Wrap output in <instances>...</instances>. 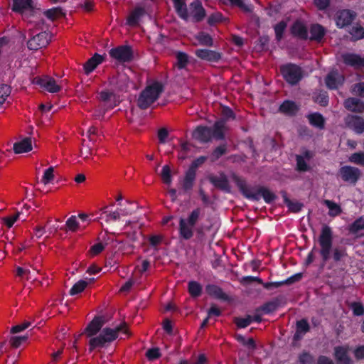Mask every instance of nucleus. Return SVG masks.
<instances>
[{"label":"nucleus","instance_id":"obj_22","mask_svg":"<svg viewBox=\"0 0 364 364\" xmlns=\"http://www.w3.org/2000/svg\"><path fill=\"white\" fill-rule=\"evenodd\" d=\"M228 129L225 120H217L211 127L213 138L216 140H223L225 138V132Z\"/></svg>","mask_w":364,"mask_h":364},{"label":"nucleus","instance_id":"obj_33","mask_svg":"<svg viewBox=\"0 0 364 364\" xmlns=\"http://www.w3.org/2000/svg\"><path fill=\"white\" fill-rule=\"evenodd\" d=\"M14 151L16 154L26 153L32 150V141L30 137H26L20 141L14 144Z\"/></svg>","mask_w":364,"mask_h":364},{"label":"nucleus","instance_id":"obj_20","mask_svg":"<svg viewBox=\"0 0 364 364\" xmlns=\"http://www.w3.org/2000/svg\"><path fill=\"white\" fill-rule=\"evenodd\" d=\"M146 14V10L144 7L136 6L131 11L127 18V24L134 27L139 24V20Z\"/></svg>","mask_w":364,"mask_h":364},{"label":"nucleus","instance_id":"obj_64","mask_svg":"<svg viewBox=\"0 0 364 364\" xmlns=\"http://www.w3.org/2000/svg\"><path fill=\"white\" fill-rule=\"evenodd\" d=\"M66 227L71 231H75L78 228L76 216L72 215L66 221Z\"/></svg>","mask_w":364,"mask_h":364},{"label":"nucleus","instance_id":"obj_7","mask_svg":"<svg viewBox=\"0 0 364 364\" xmlns=\"http://www.w3.org/2000/svg\"><path fill=\"white\" fill-rule=\"evenodd\" d=\"M111 58L120 63H129L134 58V53L130 46L123 45L112 48L109 51Z\"/></svg>","mask_w":364,"mask_h":364},{"label":"nucleus","instance_id":"obj_50","mask_svg":"<svg viewBox=\"0 0 364 364\" xmlns=\"http://www.w3.org/2000/svg\"><path fill=\"white\" fill-rule=\"evenodd\" d=\"M296 170L299 172H306L309 170V166L301 155L296 156Z\"/></svg>","mask_w":364,"mask_h":364},{"label":"nucleus","instance_id":"obj_58","mask_svg":"<svg viewBox=\"0 0 364 364\" xmlns=\"http://www.w3.org/2000/svg\"><path fill=\"white\" fill-rule=\"evenodd\" d=\"M350 309L355 316H360L364 314V306L360 302H353L350 305Z\"/></svg>","mask_w":364,"mask_h":364},{"label":"nucleus","instance_id":"obj_17","mask_svg":"<svg viewBox=\"0 0 364 364\" xmlns=\"http://www.w3.org/2000/svg\"><path fill=\"white\" fill-rule=\"evenodd\" d=\"M344 82V77L337 70L329 72L325 77V84L329 90H337Z\"/></svg>","mask_w":364,"mask_h":364},{"label":"nucleus","instance_id":"obj_11","mask_svg":"<svg viewBox=\"0 0 364 364\" xmlns=\"http://www.w3.org/2000/svg\"><path fill=\"white\" fill-rule=\"evenodd\" d=\"M51 41V35L46 32H41L29 39L27 43L28 49L37 50L46 47Z\"/></svg>","mask_w":364,"mask_h":364},{"label":"nucleus","instance_id":"obj_23","mask_svg":"<svg viewBox=\"0 0 364 364\" xmlns=\"http://www.w3.org/2000/svg\"><path fill=\"white\" fill-rule=\"evenodd\" d=\"M344 107L346 109L353 112H364V102L355 97H348L344 101Z\"/></svg>","mask_w":364,"mask_h":364},{"label":"nucleus","instance_id":"obj_40","mask_svg":"<svg viewBox=\"0 0 364 364\" xmlns=\"http://www.w3.org/2000/svg\"><path fill=\"white\" fill-rule=\"evenodd\" d=\"M324 204L329 209V215L331 216H337L340 215L342 212L341 208L339 205L336 203L335 202L330 200H325Z\"/></svg>","mask_w":364,"mask_h":364},{"label":"nucleus","instance_id":"obj_47","mask_svg":"<svg viewBox=\"0 0 364 364\" xmlns=\"http://www.w3.org/2000/svg\"><path fill=\"white\" fill-rule=\"evenodd\" d=\"M298 358L300 364H314V358L308 351L304 350L299 354Z\"/></svg>","mask_w":364,"mask_h":364},{"label":"nucleus","instance_id":"obj_26","mask_svg":"<svg viewBox=\"0 0 364 364\" xmlns=\"http://www.w3.org/2000/svg\"><path fill=\"white\" fill-rule=\"evenodd\" d=\"M206 293L217 299L227 301L228 299V295L223 291V289L215 284H207L205 286Z\"/></svg>","mask_w":364,"mask_h":364},{"label":"nucleus","instance_id":"obj_8","mask_svg":"<svg viewBox=\"0 0 364 364\" xmlns=\"http://www.w3.org/2000/svg\"><path fill=\"white\" fill-rule=\"evenodd\" d=\"M339 175L344 182L355 185L360 179L362 173L358 168L351 166H344L340 168Z\"/></svg>","mask_w":364,"mask_h":364},{"label":"nucleus","instance_id":"obj_38","mask_svg":"<svg viewBox=\"0 0 364 364\" xmlns=\"http://www.w3.org/2000/svg\"><path fill=\"white\" fill-rule=\"evenodd\" d=\"M196 39L202 46L211 47L213 46V39L211 36L205 32L201 31L196 36Z\"/></svg>","mask_w":364,"mask_h":364},{"label":"nucleus","instance_id":"obj_18","mask_svg":"<svg viewBox=\"0 0 364 364\" xmlns=\"http://www.w3.org/2000/svg\"><path fill=\"white\" fill-rule=\"evenodd\" d=\"M194 53L198 58L210 63H218L222 58L221 53L209 49H197Z\"/></svg>","mask_w":364,"mask_h":364},{"label":"nucleus","instance_id":"obj_35","mask_svg":"<svg viewBox=\"0 0 364 364\" xmlns=\"http://www.w3.org/2000/svg\"><path fill=\"white\" fill-rule=\"evenodd\" d=\"M350 233L358 235L360 231L364 230V215L358 217L355 219L348 228Z\"/></svg>","mask_w":364,"mask_h":364},{"label":"nucleus","instance_id":"obj_39","mask_svg":"<svg viewBox=\"0 0 364 364\" xmlns=\"http://www.w3.org/2000/svg\"><path fill=\"white\" fill-rule=\"evenodd\" d=\"M88 285V282L81 279L76 282L69 291V294L71 296L77 295L82 292Z\"/></svg>","mask_w":364,"mask_h":364},{"label":"nucleus","instance_id":"obj_13","mask_svg":"<svg viewBox=\"0 0 364 364\" xmlns=\"http://www.w3.org/2000/svg\"><path fill=\"white\" fill-rule=\"evenodd\" d=\"M208 179L216 188L228 193L231 192V187L228 178L223 172L220 173L218 176L210 175Z\"/></svg>","mask_w":364,"mask_h":364},{"label":"nucleus","instance_id":"obj_60","mask_svg":"<svg viewBox=\"0 0 364 364\" xmlns=\"http://www.w3.org/2000/svg\"><path fill=\"white\" fill-rule=\"evenodd\" d=\"M53 172L54 168L53 166H50L48 168H47L43 173L41 181L44 184L50 183L54 178Z\"/></svg>","mask_w":364,"mask_h":364},{"label":"nucleus","instance_id":"obj_34","mask_svg":"<svg viewBox=\"0 0 364 364\" xmlns=\"http://www.w3.org/2000/svg\"><path fill=\"white\" fill-rule=\"evenodd\" d=\"M308 119L311 125L319 129L325 127V119L323 115L318 112H314L308 115Z\"/></svg>","mask_w":364,"mask_h":364},{"label":"nucleus","instance_id":"obj_27","mask_svg":"<svg viewBox=\"0 0 364 364\" xmlns=\"http://www.w3.org/2000/svg\"><path fill=\"white\" fill-rule=\"evenodd\" d=\"M100 100L105 103L104 106L106 109H113L117 105L116 96L112 92L101 91Z\"/></svg>","mask_w":364,"mask_h":364},{"label":"nucleus","instance_id":"obj_9","mask_svg":"<svg viewBox=\"0 0 364 364\" xmlns=\"http://www.w3.org/2000/svg\"><path fill=\"white\" fill-rule=\"evenodd\" d=\"M356 13L350 9L338 10L335 15L336 25L338 28L350 26L356 18Z\"/></svg>","mask_w":364,"mask_h":364},{"label":"nucleus","instance_id":"obj_63","mask_svg":"<svg viewBox=\"0 0 364 364\" xmlns=\"http://www.w3.org/2000/svg\"><path fill=\"white\" fill-rule=\"evenodd\" d=\"M223 15L220 12H215L212 14L208 18V23L210 26H213L216 23H219L222 21Z\"/></svg>","mask_w":364,"mask_h":364},{"label":"nucleus","instance_id":"obj_3","mask_svg":"<svg viewBox=\"0 0 364 364\" xmlns=\"http://www.w3.org/2000/svg\"><path fill=\"white\" fill-rule=\"evenodd\" d=\"M119 333L128 334L127 323L123 322L114 328H104L98 336L90 337L89 351L92 352L97 348H103L107 347L110 343L116 340Z\"/></svg>","mask_w":364,"mask_h":364},{"label":"nucleus","instance_id":"obj_28","mask_svg":"<svg viewBox=\"0 0 364 364\" xmlns=\"http://www.w3.org/2000/svg\"><path fill=\"white\" fill-rule=\"evenodd\" d=\"M175 11L182 20L188 21L189 19L188 9L185 0H172Z\"/></svg>","mask_w":364,"mask_h":364},{"label":"nucleus","instance_id":"obj_43","mask_svg":"<svg viewBox=\"0 0 364 364\" xmlns=\"http://www.w3.org/2000/svg\"><path fill=\"white\" fill-rule=\"evenodd\" d=\"M287 26V23L284 21H281L274 26L277 41H279L282 39Z\"/></svg>","mask_w":364,"mask_h":364},{"label":"nucleus","instance_id":"obj_56","mask_svg":"<svg viewBox=\"0 0 364 364\" xmlns=\"http://www.w3.org/2000/svg\"><path fill=\"white\" fill-rule=\"evenodd\" d=\"M351 92L360 97H364V82L355 83L351 87Z\"/></svg>","mask_w":364,"mask_h":364},{"label":"nucleus","instance_id":"obj_54","mask_svg":"<svg viewBox=\"0 0 364 364\" xmlns=\"http://www.w3.org/2000/svg\"><path fill=\"white\" fill-rule=\"evenodd\" d=\"M235 114L232 109L228 106L223 107L222 109V118L220 120H225V124L229 119H234Z\"/></svg>","mask_w":364,"mask_h":364},{"label":"nucleus","instance_id":"obj_10","mask_svg":"<svg viewBox=\"0 0 364 364\" xmlns=\"http://www.w3.org/2000/svg\"><path fill=\"white\" fill-rule=\"evenodd\" d=\"M32 83L39 85L50 93H57L61 90V86L57 84L56 80L49 76L35 77L32 80Z\"/></svg>","mask_w":364,"mask_h":364},{"label":"nucleus","instance_id":"obj_57","mask_svg":"<svg viewBox=\"0 0 364 364\" xmlns=\"http://www.w3.org/2000/svg\"><path fill=\"white\" fill-rule=\"evenodd\" d=\"M315 101L323 107L327 106L329 102L328 93L325 91L320 92L316 97Z\"/></svg>","mask_w":364,"mask_h":364},{"label":"nucleus","instance_id":"obj_51","mask_svg":"<svg viewBox=\"0 0 364 364\" xmlns=\"http://www.w3.org/2000/svg\"><path fill=\"white\" fill-rule=\"evenodd\" d=\"M296 329L303 333L304 334H306L307 332H309L310 331V326L307 319L302 318L299 321H297L296 323Z\"/></svg>","mask_w":364,"mask_h":364},{"label":"nucleus","instance_id":"obj_49","mask_svg":"<svg viewBox=\"0 0 364 364\" xmlns=\"http://www.w3.org/2000/svg\"><path fill=\"white\" fill-rule=\"evenodd\" d=\"M45 16L50 20H55L63 14V10L60 7H53L44 11Z\"/></svg>","mask_w":364,"mask_h":364},{"label":"nucleus","instance_id":"obj_61","mask_svg":"<svg viewBox=\"0 0 364 364\" xmlns=\"http://www.w3.org/2000/svg\"><path fill=\"white\" fill-rule=\"evenodd\" d=\"M146 356L149 360H154L161 357V353L159 348H152L146 353Z\"/></svg>","mask_w":364,"mask_h":364},{"label":"nucleus","instance_id":"obj_45","mask_svg":"<svg viewBox=\"0 0 364 364\" xmlns=\"http://www.w3.org/2000/svg\"><path fill=\"white\" fill-rule=\"evenodd\" d=\"M176 66L178 69L185 68L188 63V56L184 52L178 51L176 53Z\"/></svg>","mask_w":364,"mask_h":364},{"label":"nucleus","instance_id":"obj_52","mask_svg":"<svg viewBox=\"0 0 364 364\" xmlns=\"http://www.w3.org/2000/svg\"><path fill=\"white\" fill-rule=\"evenodd\" d=\"M161 178L164 183L166 184H171L172 181V176L171 173V168L169 166L165 165L162 168L161 171Z\"/></svg>","mask_w":364,"mask_h":364},{"label":"nucleus","instance_id":"obj_24","mask_svg":"<svg viewBox=\"0 0 364 364\" xmlns=\"http://www.w3.org/2000/svg\"><path fill=\"white\" fill-rule=\"evenodd\" d=\"M196 179V173L188 169L181 180V186L184 192L188 193L193 188Z\"/></svg>","mask_w":364,"mask_h":364},{"label":"nucleus","instance_id":"obj_2","mask_svg":"<svg viewBox=\"0 0 364 364\" xmlns=\"http://www.w3.org/2000/svg\"><path fill=\"white\" fill-rule=\"evenodd\" d=\"M201 213L202 208L197 207L188 214L187 218H180L178 222V235L181 239L189 240L193 237L194 231H196L198 235H203L205 230H210V227L198 225L201 217Z\"/></svg>","mask_w":364,"mask_h":364},{"label":"nucleus","instance_id":"obj_46","mask_svg":"<svg viewBox=\"0 0 364 364\" xmlns=\"http://www.w3.org/2000/svg\"><path fill=\"white\" fill-rule=\"evenodd\" d=\"M348 161L355 164L364 166V152L359 151L352 154Z\"/></svg>","mask_w":364,"mask_h":364},{"label":"nucleus","instance_id":"obj_6","mask_svg":"<svg viewBox=\"0 0 364 364\" xmlns=\"http://www.w3.org/2000/svg\"><path fill=\"white\" fill-rule=\"evenodd\" d=\"M280 73L284 80L291 85L298 84L303 77L301 68L291 63L281 65Z\"/></svg>","mask_w":364,"mask_h":364},{"label":"nucleus","instance_id":"obj_41","mask_svg":"<svg viewBox=\"0 0 364 364\" xmlns=\"http://www.w3.org/2000/svg\"><path fill=\"white\" fill-rule=\"evenodd\" d=\"M349 348L348 346H338L334 348V358L336 360H341L348 355Z\"/></svg>","mask_w":364,"mask_h":364},{"label":"nucleus","instance_id":"obj_4","mask_svg":"<svg viewBox=\"0 0 364 364\" xmlns=\"http://www.w3.org/2000/svg\"><path fill=\"white\" fill-rule=\"evenodd\" d=\"M164 91V85L159 81H154L148 85L139 94L137 106L141 109H148L155 102Z\"/></svg>","mask_w":364,"mask_h":364},{"label":"nucleus","instance_id":"obj_44","mask_svg":"<svg viewBox=\"0 0 364 364\" xmlns=\"http://www.w3.org/2000/svg\"><path fill=\"white\" fill-rule=\"evenodd\" d=\"M349 33L351 35L353 41H358L364 38V28L361 26H354L351 28Z\"/></svg>","mask_w":364,"mask_h":364},{"label":"nucleus","instance_id":"obj_37","mask_svg":"<svg viewBox=\"0 0 364 364\" xmlns=\"http://www.w3.org/2000/svg\"><path fill=\"white\" fill-rule=\"evenodd\" d=\"M202 285L196 281H190L188 283V291L193 298H198L202 294Z\"/></svg>","mask_w":364,"mask_h":364},{"label":"nucleus","instance_id":"obj_25","mask_svg":"<svg viewBox=\"0 0 364 364\" xmlns=\"http://www.w3.org/2000/svg\"><path fill=\"white\" fill-rule=\"evenodd\" d=\"M104 57L98 53H95L92 57L87 60L84 65L83 69L86 75L92 73L98 65L102 63Z\"/></svg>","mask_w":364,"mask_h":364},{"label":"nucleus","instance_id":"obj_55","mask_svg":"<svg viewBox=\"0 0 364 364\" xmlns=\"http://www.w3.org/2000/svg\"><path fill=\"white\" fill-rule=\"evenodd\" d=\"M207 159V156H200L198 157L192 161L188 169L196 173L197 168L203 164Z\"/></svg>","mask_w":364,"mask_h":364},{"label":"nucleus","instance_id":"obj_1","mask_svg":"<svg viewBox=\"0 0 364 364\" xmlns=\"http://www.w3.org/2000/svg\"><path fill=\"white\" fill-rule=\"evenodd\" d=\"M231 178L242 195L248 200L258 201L262 196L265 203L269 204L274 201L277 198L276 195L267 188L261 186L249 185L245 178L236 173H233Z\"/></svg>","mask_w":364,"mask_h":364},{"label":"nucleus","instance_id":"obj_19","mask_svg":"<svg viewBox=\"0 0 364 364\" xmlns=\"http://www.w3.org/2000/svg\"><path fill=\"white\" fill-rule=\"evenodd\" d=\"M211 127L207 126H198L193 132V138L201 143L209 142L213 138Z\"/></svg>","mask_w":364,"mask_h":364},{"label":"nucleus","instance_id":"obj_15","mask_svg":"<svg viewBox=\"0 0 364 364\" xmlns=\"http://www.w3.org/2000/svg\"><path fill=\"white\" fill-rule=\"evenodd\" d=\"M343 63L354 69L364 68V57L353 53H344L341 55Z\"/></svg>","mask_w":364,"mask_h":364},{"label":"nucleus","instance_id":"obj_16","mask_svg":"<svg viewBox=\"0 0 364 364\" xmlns=\"http://www.w3.org/2000/svg\"><path fill=\"white\" fill-rule=\"evenodd\" d=\"M105 323V321L103 316H95L85 328L84 333L87 337L96 336L101 331Z\"/></svg>","mask_w":364,"mask_h":364},{"label":"nucleus","instance_id":"obj_48","mask_svg":"<svg viewBox=\"0 0 364 364\" xmlns=\"http://www.w3.org/2000/svg\"><path fill=\"white\" fill-rule=\"evenodd\" d=\"M11 92V88L6 84L0 85V105H3L6 98L9 96Z\"/></svg>","mask_w":364,"mask_h":364},{"label":"nucleus","instance_id":"obj_12","mask_svg":"<svg viewBox=\"0 0 364 364\" xmlns=\"http://www.w3.org/2000/svg\"><path fill=\"white\" fill-rule=\"evenodd\" d=\"M189 18L193 23L202 21L206 16V11L200 0H194L189 4Z\"/></svg>","mask_w":364,"mask_h":364},{"label":"nucleus","instance_id":"obj_59","mask_svg":"<svg viewBox=\"0 0 364 364\" xmlns=\"http://www.w3.org/2000/svg\"><path fill=\"white\" fill-rule=\"evenodd\" d=\"M346 255V251L343 248L336 247L333 250V259L336 262L341 261Z\"/></svg>","mask_w":364,"mask_h":364},{"label":"nucleus","instance_id":"obj_5","mask_svg":"<svg viewBox=\"0 0 364 364\" xmlns=\"http://www.w3.org/2000/svg\"><path fill=\"white\" fill-rule=\"evenodd\" d=\"M318 243L321 247L320 255L323 262L330 259V254L333 246V231L331 228L323 225L318 237Z\"/></svg>","mask_w":364,"mask_h":364},{"label":"nucleus","instance_id":"obj_53","mask_svg":"<svg viewBox=\"0 0 364 364\" xmlns=\"http://www.w3.org/2000/svg\"><path fill=\"white\" fill-rule=\"evenodd\" d=\"M252 322V318L250 315H247L245 318H236L235 323L240 328L247 327Z\"/></svg>","mask_w":364,"mask_h":364},{"label":"nucleus","instance_id":"obj_14","mask_svg":"<svg viewBox=\"0 0 364 364\" xmlns=\"http://www.w3.org/2000/svg\"><path fill=\"white\" fill-rule=\"evenodd\" d=\"M344 122L346 126L352 129L357 134H361L364 132V119L358 115L348 114Z\"/></svg>","mask_w":364,"mask_h":364},{"label":"nucleus","instance_id":"obj_62","mask_svg":"<svg viewBox=\"0 0 364 364\" xmlns=\"http://www.w3.org/2000/svg\"><path fill=\"white\" fill-rule=\"evenodd\" d=\"M287 206L291 212L296 213L301 210L304 205L303 203L298 201L293 202L290 200V203H288Z\"/></svg>","mask_w":364,"mask_h":364},{"label":"nucleus","instance_id":"obj_42","mask_svg":"<svg viewBox=\"0 0 364 364\" xmlns=\"http://www.w3.org/2000/svg\"><path fill=\"white\" fill-rule=\"evenodd\" d=\"M228 148L226 144H220L214 149L211 154V161H215L219 159L222 156L227 153Z\"/></svg>","mask_w":364,"mask_h":364},{"label":"nucleus","instance_id":"obj_31","mask_svg":"<svg viewBox=\"0 0 364 364\" xmlns=\"http://www.w3.org/2000/svg\"><path fill=\"white\" fill-rule=\"evenodd\" d=\"M109 208V206H105L100 210V216L99 219L104 220L107 223L119 220L120 212L118 210L112 211Z\"/></svg>","mask_w":364,"mask_h":364},{"label":"nucleus","instance_id":"obj_21","mask_svg":"<svg viewBox=\"0 0 364 364\" xmlns=\"http://www.w3.org/2000/svg\"><path fill=\"white\" fill-rule=\"evenodd\" d=\"M282 299V296L276 297L257 308L255 311L257 313L262 311L264 314H269L277 309L281 304Z\"/></svg>","mask_w":364,"mask_h":364},{"label":"nucleus","instance_id":"obj_30","mask_svg":"<svg viewBox=\"0 0 364 364\" xmlns=\"http://www.w3.org/2000/svg\"><path fill=\"white\" fill-rule=\"evenodd\" d=\"M291 32L293 36L300 39L306 40L308 38V30L306 26L301 21H296L291 28Z\"/></svg>","mask_w":364,"mask_h":364},{"label":"nucleus","instance_id":"obj_36","mask_svg":"<svg viewBox=\"0 0 364 364\" xmlns=\"http://www.w3.org/2000/svg\"><path fill=\"white\" fill-rule=\"evenodd\" d=\"M32 7V0H14L12 10L22 13L25 10Z\"/></svg>","mask_w":364,"mask_h":364},{"label":"nucleus","instance_id":"obj_29","mask_svg":"<svg viewBox=\"0 0 364 364\" xmlns=\"http://www.w3.org/2000/svg\"><path fill=\"white\" fill-rule=\"evenodd\" d=\"M326 33V28L318 23H314L310 27L311 36L309 39L317 42H321Z\"/></svg>","mask_w":364,"mask_h":364},{"label":"nucleus","instance_id":"obj_32","mask_svg":"<svg viewBox=\"0 0 364 364\" xmlns=\"http://www.w3.org/2000/svg\"><path fill=\"white\" fill-rule=\"evenodd\" d=\"M279 111L288 116H294L299 111L297 105L291 100H285L279 106Z\"/></svg>","mask_w":364,"mask_h":364}]
</instances>
